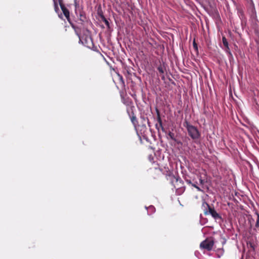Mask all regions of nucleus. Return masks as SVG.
I'll return each mask as SVG.
<instances>
[{
	"label": "nucleus",
	"mask_w": 259,
	"mask_h": 259,
	"mask_svg": "<svg viewBox=\"0 0 259 259\" xmlns=\"http://www.w3.org/2000/svg\"><path fill=\"white\" fill-rule=\"evenodd\" d=\"M57 2L58 4H59V5H60V8L65 6V5L63 4V0H57Z\"/></svg>",
	"instance_id": "obj_11"
},
{
	"label": "nucleus",
	"mask_w": 259,
	"mask_h": 259,
	"mask_svg": "<svg viewBox=\"0 0 259 259\" xmlns=\"http://www.w3.org/2000/svg\"><path fill=\"white\" fill-rule=\"evenodd\" d=\"M158 70L160 73L163 74L164 73V69L162 67H161V66L158 67Z\"/></svg>",
	"instance_id": "obj_12"
},
{
	"label": "nucleus",
	"mask_w": 259,
	"mask_h": 259,
	"mask_svg": "<svg viewBox=\"0 0 259 259\" xmlns=\"http://www.w3.org/2000/svg\"><path fill=\"white\" fill-rule=\"evenodd\" d=\"M131 120L134 125L135 127L136 128L137 126L138 125V121L137 120L136 117L133 115L131 118Z\"/></svg>",
	"instance_id": "obj_7"
},
{
	"label": "nucleus",
	"mask_w": 259,
	"mask_h": 259,
	"mask_svg": "<svg viewBox=\"0 0 259 259\" xmlns=\"http://www.w3.org/2000/svg\"><path fill=\"white\" fill-rule=\"evenodd\" d=\"M124 74H125V76H126V78H128V76L130 75V72L128 71V70H126V73L124 72Z\"/></svg>",
	"instance_id": "obj_15"
},
{
	"label": "nucleus",
	"mask_w": 259,
	"mask_h": 259,
	"mask_svg": "<svg viewBox=\"0 0 259 259\" xmlns=\"http://www.w3.org/2000/svg\"><path fill=\"white\" fill-rule=\"evenodd\" d=\"M227 52L229 53V54H230V55H232V54H231V52H230V51H229L228 50H227Z\"/></svg>",
	"instance_id": "obj_19"
},
{
	"label": "nucleus",
	"mask_w": 259,
	"mask_h": 259,
	"mask_svg": "<svg viewBox=\"0 0 259 259\" xmlns=\"http://www.w3.org/2000/svg\"><path fill=\"white\" fill-rule=\"evenodd\" d=\"M55 11L56 13H58L59 11L58 7V4L57 2H53Z\"/></svg>",
	"instance_id": "obj_8"
},
{
	"label": "nucleus",
	"mask_w": 259,
	"mask_h": 259,
	"mask_svg": "<svg viewBox=\"0 0 259 259\" xmlns=\"http://www.w3.org/2000/svg\"><path fill=\"white\" fill-rule=\"evenodd\" d=\"M223 43L224 44V45L227 48V49L229 50V47H228V41L227 40V39L225 37H223Z\"/></svg>",
	"instance_id": "obj_9"
},
{
	"label": "nucleus",
	"mask_w": 259,
	"mask_h": 259,
	"mask_svg": "<svg viewBox=\"0 0 259 259\" xmlns=\"http://www.w3.org/2000/svg\"><path fill=\"white\" fill-rule=\"evenodd\" d=\"M120 79H121V82H122V84H123V85L124 88H125L124 83V82H123V79H122V77H120Z\"/></svg>",
	"instance_id": "obj_17"
},
{
	"label": "nucleus",
	"mask_w": 259,
	"mask_h": 259,
	"mask_svg": "<svg viewBox=\"0 0 259 259\" xmlns=\"http://www.w3.org/2000/svg\"><path fill=\"white\" fill-rule=\"evenodd\" d=\"M53 2H57V0H53Z\"/></svg>",
	"instance_id": "obj_22"
},
{
	"label": "nucleus",
	"mask_w": 259,
	"mask_h": 259,
	"mask_svg": "<svg viewBox=\"0 0 259 259\" xmlns=\"http://www.w3.org/2000/svg\"><path fill=\"white\" fill-rule=\"evenodd\" d=\"M213 245V241L212 240L206 239L201 242L200 247L206 249L208 250H210Z\"/></svg>",
	"instance_id": "obj_3"
},
{
	"label": "nucleus",
	"mask_w": 259,
	"mask_h": 259,
	"mask_svg": "<svg viewBox=\"0 0 259 259\" xmlns=\"http://www.w3.org/2000/svg\"><path fill=\"white\" fill-rule=\"evenodd\" d=\"M158 121H159L160 125L162 126V122H161V119L159 117H158Z\"/></svg>",
	"instance_id": "obj_16"
},
{
	"label": "nucleus",
	"mask_w": 259,
	"mask_h": 259,
	"mask_svg": "<svg viewBox=\"0 0 259 259\" xmlns=\"http://www.w3.org/2000/svg\"><path fill=\"white\" fill-rule=\"evenodd\" d=\"M186 124L189 136L193 139H198L199 134L197 129L195 127L189 125L188 122H186Z\"/></svg>",
	"instance_id": "obj_1"
},
{
	"label": "nucleus",
	"mask_w": 259,
	"mask_h": 259,
	"mask_svg": "<svg viewBox=\"0 0 259 259\" xmlns=\"http://www.w3.org/2000/svg\"><path fill=\"white\" fill-rule=\"evenodd\" d=\"M255 217H256V224H255V226L256 227H258V225H259V214L258 213H256Z\"/></svg>",
	"instance_id": "obj_10"
},
{
	"label": "nucleus",
	"mask_w": 259,
	"mask_h": 259,
	"mask_svg": "<svg viewBox=\"0 0 259 259\" xmlns=\"http://www.w3.org/2000/svg\"><path fill=\"white\" fill-rule=\"evenodd\" d=\"M120 94L122 101L123 103V104L126 105V106H128L130 101L125 89H124V90L121 91L120 92Z\"/></svg>",
	"instance_id": "obj_4"
},
{
	"label": "nucleus",
	"mask_w": 259,
	"mask_h": 259,
	"mask_svg": "<svg viewBox=\"0 0 259 259\" xmlns=\"http://www.w3.org/2000/svg\"><path fill=\"white\" fill-rule=\"evenodd\" d=\"M61 9L66 17L67 21L69 22V23L71 24V27L75 30L76 34L77 35V36L80 38V34L77 31L76 29V27L71 22V20L70 18V12L66 8L65 6H64L62 8H61Z\"/></svg>",
	"instance_id": "obj_2"
},
{
	"label": "nucleus",
	"mask_w": 259,
	"mask_h": 259,
	"mask_svg": "<svg viewBox=\"0 0 259 259\" xmlns=\"http://www.w3.org/2000/svg\"><path fill=\"white\" fill-rule=\"evenodd\" d=\"M127 112L128 114H129L128 108H127Z\"/></svg>",
	"instance_id": "obj_21"
},
{
	"label": "nucleus",
	"mask_w": 259,
	"mask_h": 259,
	"mask_svg": "<svg viewBox=\"0 0 259 259\" xmlns=\"http://www.w3.org/2000/svg\"><path fill=\"white\" fill-rule=\"evenodd\" d=\"M82 17V15H80V19L81 20L83 21V20L81 19V17Z\"/></svg>",
	"instance_id": "obj_20"
},
{
	"label": "nucleus",
	"mask_w": 259,
	"mask_h": 259,
	"mask_svg": "<svg viewBox=\"0 0 259 259\" xmlns=\"http://www.w3.org/2000/svg\"><path fill=\"white\" fill-rule=\"evenodd\" d=\"M209 212L211 215L215 219L220 218L219 214L213 208L209 207Z\"/></svg>",
	"instance_id": "obj_5"
},
{
	"label": "nucleus",
	"mask_w": 259,
	"mask_h": 259,
	"mask_svg": "<svg viewBox=\"0 0 259 259\" xmlns=\"http://www.w3.org/2000/svg\"><path fill=\"white\" fill-rule=\"evenodd\" d=\"M193 47L195 49V50H196V51H197L198 47H197V44L196 43L195 40H194V41H193Z\"/></svg>",
	"instance_id": "obj_14"
},
{
	"label": "nucleus",
	"mask_w": 259,
	"mask_h": 259,
	"mask_svg": "<svg viewBox=\"0 0 259 259\" xmlns=\"http://www.w3.org/2000/svg\"><path fill=\"white\" fill-rule=\"evenodd\" d=\"M193 186H194L195 187H196V188H197L198 189H199V188L198 187H197V186H196V185H194Z\"/></svg>",
	"instance_id": "obj_18"
},
{
	"label": "nucleus",
	"mask_w": 259,
	"mask_h": 259,
	"mask_svg": "<svg viewBox=\"0 0 259 259\" xmlns=\"http://www.w3.org/2000/svg\"><path fill=\"white\" fill-rule=\"evenodd\" d=\"M168 136L170 137L171 139L176 141V139H175V138L174 137V133H172L171 132H169V134H168Z\"/></svg>",
	"instance_id": "obj_13"
},
{
	"label": "nucleus",
	"mask_w": 259,
	"mask_h": 259,
	"mask_svg": "<svg viewBox=\"0 0 259 259\" xmlns=\"http://www.w3.org/2000/svg\"><path fill=\"white\" fill-rule=\"evenodd\" d=\"M102 20L105 23V25L108 28H110V24L107 19L104 17L103 15H100Z\"/></svg>",
	"instance_id": "obj_6"
}]
</instances>
